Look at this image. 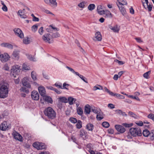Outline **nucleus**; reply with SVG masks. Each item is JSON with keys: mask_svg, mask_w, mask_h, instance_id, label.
Instances as JSON below:
<instances>
[{"mask_svg": "<svg viewBox=\"0 0 154 154\" xmlns=\"http://www.w3.org/2000/svg\"><path fill=\"white\" fill-rule=\"evenodd\" d=\"M44 114L50 119H53L56 117V113L54 110L51 107L46 108L44 111Z\"/></svg>", "mask_w": 154, "mask_h": 154, "instance_id": "nucleus-1", "label": "nucleus"}, {"mask_svg": "<svg viewBox=\"0 0 154 154\" xmlns=\"http://www.w3.org/2000/svg\"><path fill=\"white\" fill-rule=\"evenodd\" d=\"M8 86L3 85L0 88V97L1 98H5L8 97Z\"/></svg>", "mask_w": 154, "mask_h": 154, "instance_id": "nucleus-2", "label": "nucleus"}, {"mask_svg": "<svg viewBox=\"0 0 154 154\" xmlns=\"http://www.w3.org/2000/svg\"><path fill=\"white\" fill-rule=\"evenodd\" d=\"M130 132L134 137L140 136L142 135L141 130L139 128H131L130 129Z\"/></svg>", "mask_w": 154, "mask_h": 154, "instance_id": "nucleus-3", "label": "nucleus"}, {"mask_svg": "<svg viewBox=\"0 0 154 154\" xmlns=\"http://www.w3.org/2000/svg\"><path fill=\"white\" fill-rule=\"evenodd\" d=\"M20 66L17 65L12 66L11 71V75L16 77V75H18L20 72Z\"/></svg>", "mask_w": 154, "mask_h": 154, "instance_id": "nucleus-4", "label": "nucleus"}, {"mask_svg": "<svg viewBox=\"0 0 154 154\" xmlns=\"http://www.w3.org/2000/svg\"><path fill=\"white\" fill-rule=\"evenodd\" d=\"M32 146L38 150L45 149L46 148V145L44 143L38 142H34L32 144Z\"/></svg>", "mask_w": 154, "mask_h": 154, "instance_id": "nucleus-5", "label": "nucleus"}, {"mask_svg": "<svg viewBox=\"0 0 154 154\" xmlns=\"http://www.w3.org/2000/svg\"><path fill=\"white\" fill-rule=\"evenodd\" d=\"M11 128L10 124H8L7 122L5 121L4 122L0 125V129L3 131L8 130Z\"/></svg>", "mask_w": 154, "mask_h": 154, "instance_id": "nucleus-6", "label": "nucleus"}, {"mask_svg": "<svg viewBox=\"0 0 154 154\" xmlns=\"http://www.w3.org/2000/svg\"><path fill=\"white\" fill-rule=\"evenodd\" d=\"M13 31L15 35L22 38L24 37L22 31L19 28H15L14 29Z\"/></svg>", "mask_w": 154, "mask_h": 154, "instance_id": "nucleus-7", "label": "nucleus"}, {"mask_svg": "<svg viewBox=\"0 0 154 154\" xmlns=\"http://www.w3.org/2000/svg\"><path fill=\"white\" fill-rule=\"evenodd\" d=\"M51 35L50 34L46 33L43 36L42 38L45 42L50 44L51 42L50 41L51 39Z\"/></svg>", "mask_w": 154, "mask_h": 154, "instance_id": "nucleus-8", "label": "nucleus"}, {"mask_svg": "<svg viewBox=\"0 0 154 154\" xmlns=\"http://www.w3.org/2000/svg\"><path fill=\"white\" fill-rule=\"evenodd\" d=\"M31 96L32 98L35 100H38L39 99V95L36 91H33L31 93Z\"/></svg>", "mask_w": 154, "mask_h": 154, "instance_id": "nucleus-9", "label": "nucleus"}, {"mask_svg": "<svg viewBox=\"0 0 154 154\" xmlns=\"http://www.w3.org/2000/svg\"><path fill=\"white\" fill-rule=\"evenodd\" d=\"M115 127L116 130L121 133H124L126 130L125 129L124 127L120 125H116Z\"/></svg>", "mask_w": 154, "mask_h": 154, "instance_id": "nucleus-10", "label": "nucleus"}, {"mask_svg": "<svg viewBox=\"0 0 154 154\" xmlns=\"http://www.w3.org/2000/svg\"><path fill=\"white\" fill-rule=\"evenodd\" d=\"M10 57L8 54L7 53L2 54L0 60L2 62H6L9 60Z\"/></svg>", "mask_w": 154, "mask_h": 154, "instance_id": "nucleus-11", "label": "nucleus"}, {"mask_svg": "<svg viewBox=\"0 0 154 154\" xmlns=\"http://www.w3.org/2000/svg\"><path fill=\"white\" fill-rule=\"evenodd\" d=\"M28 78L27 77H24L22 79V84L23 85L28 88H30L31 85L28 82Z\"/></svg>", "mask_w": 154, "mask_h": 154, "instance_id": "nucleus-12", "label": "nucleus"}, {"mask_svg": "<svg viewBox=\"0 0 154 154\" xmlns=\"http://www.w3.org/2000/svg\"><path fill=\"white\" fill-rule=\"evenodd\" d=\"M102 39V37L101 33L99 32H97L95 35V36L93 38L94 40L101 41Z\"/></svg>", "mask_w": 154, "mask_h": 154, "instance_id": "nucleus-13", "label": "nucleus"}, {"mask_svg": "<svg viewBox=\"0 0 154 154\" xmlns=\"http://www.w3.org/2000/svg\"><path fill=\"white\" fill-rule=\"evenodd\" d=\"M38 90L40 95L42 96H44L46 94V92L45 88L43 87H39L38 88Z\"/></svg>", "mask_w": 154, "mask_h": 154, "instance_id": "nucleus-14", "label": "nucleus"}, {"mask_svg": "<svg viewBox=\"0 0 154 154\" xmlns=\"http://www.w3.org/2000/svg\"><path fill=\"white\" fill-rule=\"evenodd\" d=\"M14 137L16 140H18L20 141H22V137L18 133L16 132L14 134Z\"/></svg>", "mask_w": 154, "mask_h": 154, "instance_id": "nucleus-15", "label": "nucleus"}, {"mask_svg": "<svg viewBox=\"0 0 154 154\" xmlns=\"http://www.w3.org/2000/svg\"><path fill=\"white\" fill-rule=\"evenodd\" d=\"M42 97L44 100L48 103H52L53 101L52 99L50 96H47L46 94Z\"/></svg>", "mask_w": 154, "mask_h": 154, "instance_id": "nucleus-16", "label": "nucleus"}, {"mask_svg": "<svg viewBox=\"0 0 154 154\" xmlns=\"http://www.w3.org/2000/svg\"><path fill=\"white\" fill-rule=\"evenodd\" d=\"M116 3L120 11L121 12V13L123 16L125 15L126 13V11L125 8H124L122 5L120 6L117 2Z\"/></svg>", "mask_w": 154, "mask_h": 154, "instance_id": "nucleus-17", "label": "nucleus"}, {"mask_svg": "<svg viewBox=\"0 0 154 154\" xmlns=\"http://www.w3.org/2000/svg\"><path fill=\"white\" fill-rule=\"evenodd\" d=\"M109 27L114 32H118L119 30V29L117 25H116L114 26H110Z\"/></svg>", "mask_w": 154, "mask_h": 154, "instance_id": "nucleus-18", "label": "nucleus"}, {"mask_svg": "<svg viewBox=\"0 0 154 154\" xmlns=\"http://www.w3.org/2000/svg\"><path fill=\"white\" fill-rule=\"evenodd\" d=\"M91 110V107L89 105L87 104L85 106L84 112L86 114H89Z\"/></svg>", "mask_w": 154, "mask_h": 154, "instance_id": "nucleus-19", "label": "nucleus"}, {"mask_svg": "<svg viewBox=\"0 0 154 154\" xmlns=\"http://www.w3.org/2000/svg\"><path fill=\"white\" fill-rule=\"evenodd\" d=\"M1 46L2 47H6L10 49H12L13 48V45H12L7 43H2L1 44Z\"/></svg>", "mask_w": 154, "mask_h": 154, "instance_id": "nucleus-20", "label": "nucleus"}, {"mask_svg": "<svg viewBox=\"0 0 154 154\" xmlns=\"http://www.w3.org/2000/svg\"><path fill=\"white\" fill-rule=\"evenodd\" d=\"M56 1V0H50L49 5L53 8L56 7L57 6V3Z\"/></svg>", "mask_w": 154, "mask_h": 154, "instance_id": "nucleus-21", "label": "nucleus"}, {"mask_svg": "<svg viewBox=\"0 0 154 154\" xmlns=\"http://www.w3.org/2000/svg\"><path fill=\"white\" fill-rule=\"evenodd\" d=\"M97 11L98 13L100 15L105 14V11L103 10H102V6L101 5H98L97 8Z\"/></svg>", "mask_w": 154, "mask_h": 154, "instance_id": "nucleus-22", "label": "nucleus"}, {"mask_svg": "<svg viewBox=\"0 0 154 154\" xmlns=\"http://www.w3.org/2000/svg\"><path fill=\"white\" fill-rule=\"evenodd\" d=\"M24 12L23 11L21 10H19L18 11V14L19 15L20 17L23 18H27V16L24 14Z\"/></svg>", "mask_w": 154, "mask_h": 154, "instance_id": "nucleus-23", "label": "nucleus"}, {"mask_svg": "<svg viewBox=\"0 0 154 154\" xmlns=\"http://www.w3.org/2000/svg\"><path fill=\"white\" fill-rule=\"evenodd\" d=\"M94 125L90 123L88 124L86 126V128L89 131H92L94 128Z\"/></svg>", "mask_w": 154, "mask_h": 154, "instance_id": "nucleus-24", "label": "nucleus"}, {"mask_svg": "<svg viewBox=\"0 0 154 154\" xmlns=\"http://www.w3.org/2000/svg\"><path fill=\"white\" fill-rule=\"evenodd\" d=\"M13 56L15 58L18 59L19 57V51H15L13 52Z\"/></svg>", "mask_w": 154, "mask_h": 154, "instance_id": "nucleus-25", "label": "nucleus"}, {"mask_svg": "<svg viewBox=\"0 0 154 154\" xmlns=\"http://www.w3.org/2000/svg\"><path fill=\"white\" fill-rule=\"evenodd\" d=\"M68 102H69V104L70 105H72L73 104L74 102L76 101V99L74 98H73L71 97H69L68 98Z\"/></svg>", "mask_w": 154, "mask_h": 154, "instance_id": "nucleus-26", "label": "nucleus"}, {"mask_svg": "<svg viewBox=\"0 0 154 154\" xmlns=\"http://www.w3.org/2000/svg\"><path fill=\"white\" fill-rule=\"evenodd\" d=\"M59 101L60 102L66 103L68 102L67 99L65 97H60L59 98Z\"/></svg>", "mask_w": 154, "mask_h": 154, "instance_id": "nucleus-27", "label": "nucleus"}, {"mask_svg": "<svg viewBox=\"0 0 154 154\" xmlns=\"http://www.w3.org/2000/svg\"><path fill=\"white\" fill-rule=\"evenodd\" d=\"M91 110L94 113L97 114L98 113H100V110L97 108L95 107L94 106L91 107Z\"/></svg>", "mask_w": 154, "mask_h": 154, "instance_id": "nucleus-28", "label": "nucleus"}, {"mask_svg": "<svg viewBox=\"0 0 154 154\" xmlns=\"http://www.w3.org/2000/svg\"><path fill=\"white\" fill-rule=\"evenodd\" d=\"M105 14L106 16V17H107L111 18L112 17V14L108 10H106L105 11V14Z\"/></svg>", "mask_w": 154, "mask_h": 154, "instance_id": "nucleus-29", "label": "nucleus"}, {"mask_svg": "<svg viewBox=\"0 0 154 154\" xmlns=\"http://www.w3.org/2000/svg\"><path fill=\"white\" fill-rule=\"evenodd\" d=\"M150 133V132L147 129H145L143 131V134L144 136L148 137Z\"/></svg>", "mask_w": 154, "mask_h": 154, "instance_id": "nucleus-30", "label": "nucleus"}, {"mask_svg": "<svg viewBox=\"0 0 154 154\" xmlns=\"http://www.w3.org/2000/svg\"><path fill=\"white\" fill-rule=\"evenodd\" d=\"M77 112L78 114L80 116H82L83 114V111L82 108L79 107L77 109Z\"/></svg>", "mask_w": 154, "mask_h": 154, "instance_id": "nucleus-31", "label": "nucleus"}, {"mask_svg": "<svg viewBox=\"0 0 154 154\" xmlns=\"http://www.w3.org/2000/svg\"><path fill=\"white\" fill-rule=\"evenodd\" d=\"M31 75L32 78L34 81H35L37 79L36 73L35 71H32Z\"/></svg>", "mask_w": 154, "mask_h": 154, "instance_id": "nucleus-32", "label": "nucleus"}, {"mask_svg": "<svg viewBox=\"0 0 154 154\" xmlns=\"http://www.w3.org/2000/svg\"><path fill=\"white\" fill-rule=\"evenodd\" d=\"M60 35L59 33L58 32H56L53 33L51 35V38H57L59 37Z\"/></svg>", "mask_w": 154, "mask_h": 154, "instance_id": "nucleus-33", "label": "nucleus"}, {"mask_svg": "<svg viewBox=\"0 0 154 154\" xmlns=\"http://www.w3.org/2000/svg\"><path fill=\"white\" fill-rule=\"evenodd\" d=\"M121 2L119 1L118 0V3H119V5L120 6H123L124 5H127V2L125 0H122Z\"/></svg>", "mask_w": 154, "mask_h": 154, "instance_id": "nucleus-34", "label": "nucleus"}, {"mask_svg": "<svg viewBox=\"0 0 154 154\" xmlns=\"http://www.w3.org/2000/svg\"><path fill=\"white\" fill-rule=\"evenodd\" d=\"M95 8V6L94 4H90L88 7V9L90 11H92Z\"/></svg>", "mask_w": 154, "mask_h": 154, "instance_id": "nucleus-35", "label": "nucleus"}, {"mask_svg": "<svg viewBox=\"0 0 154 154\" xmlns=\"http://www.w3.org/2000/svg\"><path fill=\"white\" fill-rule=\"evenodd\" d=\"M77 123L76 125V128L78 129H80L81 128V127H82V121L80 120H78V121H77Z\"/></svg>", "mask_w": 154, "mask_h": 154, "instance_id": "nucleus-36", "label": "nucleus"}, {"mask_svg": "<svg viewBox=\"0 0 154 154\" xmlns=\"http://www.w3.org/2000/svg\"><path fill=\"white\" fill-rule=\"evenodd\" d=\"M66 68L68 69L70 71L72 72L74 74H76V75H78L79 73L77 72H75L74 70L72 68L69 67L68 66H66Z\"/></svg>", "mask_w": 154, "mask_h": 154, "instance_id": "nucleus-37", "label": "nucleus"}, {"mask_svg": "<svg viewBox=\"0 0 154 154\" xmlns=\"http://www.w3.org/2000/svg\"><path fill=\"white\" fill-rule=\"evenodd\" d=\"M78 75L83 81L86 83H88L87 79L84 77L83 75H80L79 73Z\"/></svg>", "mask_w": 154, "mask_h": 154, "instance_id": "nucleus-38", "label": "nucleus"}, {"mask_svg": "<svg viewBox=\"0 0 154 154\" xmlns=\"http://www.w3.org/2000/svg\"><path fill=\"white\" fill-rule=\"evenodd\" d=\"M151 73V71H149L147 72L144 73L143 74V77L146 79H148L149 78V75Z\"/></svg>", "mask_w": 154, "mask_h": 154, "instance_id": "nucleus-39", "label": "nucleus"}, {"mask_svg": "<svg viewBox=\"0 0 154 154\" xmlns=\"http://www.w3.org/2000/svg\"><path fill=\"white\" fill-rule=\"evenodd\" d=\"M69 121L72 123H77V119L73 117H71L69 118Z\"/></svg>", "mask_w": 154, "mask_h": 154, "instance_id": "nucleus-40", "label": "nucleus"}, {"mask_svg": "<svg viewBox=\"0 0 154 154\" xmlns=\"http://www.w3.org/2000/svg\"><path fill=\"white\" fill-rule=\"evenodd\" d=\"M102 125L103 127L105 128H108L109 126V123L106 122H104L102 123Z\"/></svg>", "mask_w": 154, "mask_h": 154, "instance_id": "nucleus-41", "label": "nucleus"}, {"mask_svg": "<svg viewBox=\"0 0 154 154\" xmlns=\"http://www.w3.org/2000/svg\"><path fill=\"white\" fill-rule=\"evenodd\" d=\"M97 85L99 86L100 87H98L97 86H95L93 87V90L94 91H96L97 90H103V88L102 86L100 85Z\"/></svg>", "mask_w": 154, "mask_h": 154, "instance_id": "nucleus-42", "label": "nucleus"}, {"mask_svg": "<svg viewBox=\"0 0 154 154\" xmlns=\"http://www.w3.org/2000/svg\"><path fill=\"white\" fill-rule=\"evenodd\" d=\"M103 117L102 116L100 115V113H98V114H97L96 118L98 120L100 121L101 120H102V119H103Z\"/></svg>", "mask_w": 154, "mask_h": 154, "instance_id": "nucleus-43", "label": "nucleus"}, {"mask_svg": "<svg viewBox=\"0 0 154 154\" xmlns=\"http://www.w3.org/2000/svg\"><path fill=\"white\" fill-rule=\"evenodd\" d=\"M38 27V26L36 24L33 25L32 27V31L34 32H35L37 30Z\"/></svg>", "mask_w": 154, "mask_h": 154, "instance_id": "nucleus-44", "label": "nucleus"}, {"mask_svg": "<svg viewBox=\"0 0 154 154\" xmlns=\"http://www.w3.org/2000/svg\"><path fill=\"white\" fill-rule=\"evenodd\" d=\"M86 3V2H82L79 3L78 5V6L80 8H84L85 7V4Z\"/></svg>", "mask_w": 154, "mask_h": 154, "instance_id": "nucleus-45", "label": "nucleus"}, {"mask_svg": "<svg viewBox=\"0 0 154 154\" xmlns=\"http://www.w3.org/2000/svg\"><path fill=\"white\" fill-rule=\"evenodd\" d=\"M23 42L25 44H28L30 43V40L28 37H27L26 38H24L23 39Z\"/></svg>", "mask_w": 154, "mask_h": 154, "instance_id": "nucleus-46", "label": "nucleus"}, {"mask_svg": "<svg viewBox=\"0 0 154 154\" xmlns=\"http://www.w3.org/2000/svg\"><path fill=\"white\" fill-rule=\"evenodd\" d=\"M20 91L25 92L26 93H28L29 92V90L28 89L25 87H22L20 89Z\"/></svg>", "mask_w": 154, "mask_h": 154, "instance_id": "nucleus-47", "label": "nucleus"}, {"mask_svg": "<svg viewBox=\"0 0 154 154\" xmlns=\"http://www.w3.org/2000/svg\"><path fill=\"white\" fill-rule=\"evenodd\" d=\"M128 114L134 118H135L137 117L136 115L135 114L134 112L131 111H129L128 112Z\"/></svg>", "mask_w": 154, "mask_h": 154, "instance_id": "nucleus-48", "label": "nucleus"}, {"mask_svg": "<svg viewBox=\"0 0 154 154\" xmlns=\"http://www.w3.org/2000/svg\"><path fill=\"white\" fill-rule=\"evenodd\" d=\"M23 69L25 70H29V67L28 65L24 63L23 64Z\"/></svg>", "mask_w": 154, "mask_h": 154, "instance_id": "nucleus-49", "label": "nucleus"}, {"mask_svg": "<svg viewBox=\"0 0 154 154\" xmlns=\"http://www.w3.org/2000/svg\"><path fill=\"white\" fill-rule=\"evenodd\" d=\"M148 118L152 119L153 121H154V115L150 113L147 116Z\"/></svg>", "mask_w": 154, "mask_h": 154, "instance_id": "nucleus-50", "label": "nucleus"}, {"mask_svg": "<svg viewBox=\"0 0 154 154\" xmlns=\"http://www.w3.org/2000/svg\"><path fill=\"white\" fill-rule=\"evenodd\" d=\"M85 134V132L83 129H82L80 131V135L82 137Z\"/></svg>", "mask_w": 154, "mask_h": 154, "instance_id": "nucleus-51", "label": "nucleus"}, {"mask_svg": "<svg viewBox=\"0 0 154 154\" xmlns=\"http://www.w3.org/2000/svg\"><path fill=\"white\" fill-rule=\"evenodd\" d=\"M128 97L131 98L136 99L137 100H138V101H139L140 100L139 98L138 97H137V96H133L132 95H129Z\"/></svg>", "mask_w": 154, "mask_h": 154, "instance_id": "nucleus-52", "label": "nucleus"}, {"mask_svg": "<svg viewBox=\"0 0 154 154\" xmlns=\"http://www.w3.org/2000/svg\"><path fill=\"white\" fill-rule=\"evenodd\" d=\"M104 90L106 91L109 93V95H112V94H113V92L112 91H111L109 90H108L106 87H105L104 88Z\"/></svg>", "mask_w": 154, "mask_h": 154, "instance_id": "nucleus-53", "label": "nucleus"}, {"mask_svg": "<svg viewBox=\"0 0 154 154\" xmlns=\"http://www.w3.org/2000/svg\"><path fill=\"white\" fill-rule=\"evenodd\" d=\"M43 27H41L38 30V32L41 35H42L43 32Z\"/></svg>", "mask_w": 154, "mask_h": 154, "instance_id": "nucleus-54", "label": "nucleus"}, {"mask_svg": "<svg viewBox=\"0 0 154 154\" xmlns=\"http://www.w3.org/2000/svg\"><path fill=\"white\" fill-rule=\"evenodd\" d=\"M115 62L118 63L119 65H123L124 63L122 61H119L118 60H115Z\"/></svg>", "mask_w": 154, "mask_h": 154, "instance_id": "nucleus-55", "label": "nucleus"}, {"mask_svg": "<svg viewBox=\"0 0 154 154\" xmlns=\"http://www.w3.org/2000/svg\"><path fill=\"white\" fill-rule=\"evenodd\" d=\"M28 58L31 60L35 61V58L31 55H29L28 57Z\"/></svg>", "mask_w": 154, "mask_h": 154, "instance_id": "nucleus-56", "label": "nucleus"}, {"mask_svg": "<svg viewBox=\"0 0 154 154\" xmlns=\"http://www.w3.org/2000/svg\"><path fill=\"white\" fill-rule=\"evenodd\" d=\"M54 85L57 87H58V88L61 89H63V88L62 87V84H60V85H59L58 83H56Z\"/></svg>", "mask_w": 154, "mask_h": 154, "instance_id": "nucleus-57", "label": "nucleus"}, {"mask_svg": "<svg viewBox=\"0 0 154 154\" xmlns=\"http://www.w3.org/2000/svg\"><path fill=\"white\" fill-rule=\"evenodd\" d=\"M2 9L5 11H8L7 8L5 5H4V6L2 7Z\"/></svg>", "mask_w": 154, "mask_h": 154, "instance_id": "nucleus-58", "label": "nucleus"}, {"mask_svg": "<svg viewBox=\"0 0 154 154\" xmlns=\"http://www.w3.org/2000/svg\"><path fill=\"white\" fill-rule=\"evenodd\" d=\"M108 106L111 109H113L115 108V106L114 105L112 104L109 103V104L108 105Z\"/></svg>", "mask_w": 154, "mask_h": 154, "instance_id": "nucleus-59", "label": "nucleus"}, {"mask_svg": "<svg viewBox=\"0 0 154 154\" xmlns=\"http://www.w3.org/2000/svg\"><path fill=\"white\" fill-rule=\"evenodd\" d=\"M108 132L110 134H113L114 133V131L113 129L110 128L108 130Z\"/></svg>", "mask_w": 154, "mask_h": 154, "instance_id": "nucleus-60", "label": "nucleus"}, {"mask_svg": "<svg viewBox=\"0 0 154 154\" xmlns=\"http://www.w3.org/2000/svg\"><path fill=\"white\" fill-rule=\"evenodd\" d=\"M152 5H147V8L148 9V11H150L152 10Z\"/></svg>", "mask_w": 154, "mask_h": 154, "instance_id": "nucleus-61", "label": "nucleus"}, {"mask_svg": "<svg viewBox=\"0 0 154 154\" xmlns=\"http://www.w3.org/2000/svg\"><path fill=\"white\" fill-rule=\"evenodd\" d=\"M69 84H67L66 83H64L63 84V88L66 89H68V88H67V87H68L69 86Z\"/></svg>", "mask_w": 154, "mask_h": 154, "instance_id": "nucleus-62", "label": "nucleus"}, {"mask_svg": "<svg viewBox=\"0 0 154 154\" xmlns=\"http://www.w3.org/2000/svg\"><path fill=\"white\" fill-rule=\"evenodd\" d=\"M124 125L126 127H130L132 126L133 124H126V123H124Z\"/></svg>", "mask_w": 154, "mask_h": 154, "instance_id": "nucleus-63", "label": "nucleus"}, {"mask_svg": "<svg viewBox=\"0 0 154 154\" xmlns=\"http://www.w3.org/2000/svg\"><path fill=\"white\" fill-rule=\"evenodd\" d=\"M87 148L91 149L92 148V146L91 144L90 143L88 144L86 146Z\"/></svg>", "mask_w": 154, "mask_h": 154, "instance_id": "nucleus-64", "label": "nucleus"}]
</instances>
